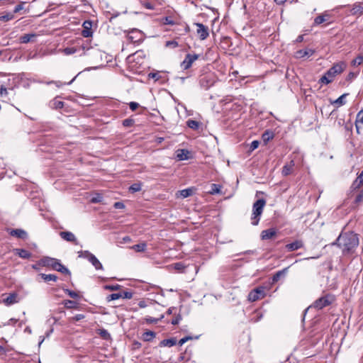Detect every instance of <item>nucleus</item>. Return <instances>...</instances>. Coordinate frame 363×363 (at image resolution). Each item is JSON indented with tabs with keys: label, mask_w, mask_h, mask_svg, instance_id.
Here are the masks:
<instances>
[{
	"label": "nucleus",
	"mask_w": 363,
	"mask_h": 363,
	"mask_svg": "<svg viewBox=\"0 0 363 363\" xmlns=\"http://www.w3.org/2000/svg\"><path fill=\"white\" fill-rule=\"evenodd\" d=\"M36 35L35 33H27L19 38L20 43L26 44L30 42H34Z\"/></svg>",
	"instance_id": "20"
},
{
	"label": "nucleus",
	"mask_w": 363,
	"mask_h": 363,
	"mask_svg": "<svg viewBox=\"0 0 363 363\" xmlns=\"http://www.w3.org/2000/svg\"><path fill=\"white\" fill-rule=\"evenodd\" d=\"M288 270V267L283 269L282 270L277 272L272 277L273 282L278 281L281 277L284 276Z\"/></svg>",
	"instance_id": "28"
},
{
	"label": "nucleus",
	"mask_w": 363,
	"mask_h": 363,
	"mask_svg": "<svg viewBox=\"0 0 363 363\" xmlns=\"http://www.w3.org/2000/svg\"><path fill=\"white\" fill-rule=\"evenodd\" d=\"M266 288L262 286H259L253 290H252L248 294V301L255 302L257 300L264 298Z\"/></svg>",
	"instance_id": "6"
},
{
	"label": "nucleus",
	"mask_w": 363,
	"mask_h": 363,
	"mask_svg": "<svg viewBox=\"0 0 363 363\" xmlns=\"http://www.w3.org/2000/svg\"><path fill=\"white\" fill-rule=\"evenodd\" d=\"M156 335L155 332L148 330L143 334V340L145 342H150Z\"/></svg>",
	"instance_id": "29"
},
{
	"label": "nucleus",
	"mask_w": 363,
	"mask_h": 363,
	"mask_svg": "<svg viewBox=\"0 0 363 363\" xmlns=\"http://www.w3.org/2000/svg\"><path fill=\"white\" fill-rule=\"evenodd\" d=\"M265 204L266 201L264 199H259L253 203L252 212L250 218L251 224L252 225L255 226L259 224Z\"/></svg>",
	"instance_id": "3"
},
{
	"label": "nucleus",
	"mask_w": 363,
	"mask_h": 363,
	"mask_svg": "<svg viewBox=\"0 0 363 363\" xmlns=\"http://www.w3.org/2000/svg\"><path fill=\"white\" fill-rule=\"evenodd\" d=\"M347 65L345 62H339L337 63L334 64L327 72L326 74L328 75L330 78L333 79V78L342 73L346 68Z\"/></svg>",
	"instance_id": "5"
},
{
	"label": "nucleus",
	"mask_w": 363,
	"mask_h": 363,
	"mask_svg": "<svg viewBox=\"0 0 363 363\" xmlns=\"http://www.w3.org/2000/svg\"><path fill=\"white\" fill-rule=\"evenodd\" d=\"M333 245H337L346 255L354 252L359 245V238L356 233L348 232L341 233Z\"/></svg>",
	"instance_id": "1"
},
{
	"label": "nucleus",
	"mask_w": 363,
	"mask_h": 363,
	"mask_svg": "<svg viewBox=\"0 0 363 363\" xmlns=\"http://www.w3.org/2000/svg\"><path fill=\"white\" fill-rule=\"evenodd\" d=\"M164 24H167V25H174V21L172 20V17L170 16H166L164 18Z\"/></svg>",
	"instance_id": "56"
},
{
	"label": "nucleus",
	"mask_w": 363,
	"mask_h": 363,
	"mask_svg": "<svg viewBox=\"0 0 363 363\" xmlns=\"http://www.w3.org/2000/svg\"><path fill=\"white\" fill-rule=\"evenodd\" d=\"M64 306L67 308H74L77 307V303L74 301L65 300L64 302Z\"/></svg>",
	"instance_id": "41"
},
{
	"label": "nucleus",
	"mask_w": 363,
	"mask_h": 363,
	"mask_svg": "<svg viewBox=\"0 0 363 363\" xmlns=\"http://www.w3.org/2000/svg\"><path fill=\"white\" fill-rule=\"evenodd\" d=\"M99 334L104 340H109L111 338L110 333L106 330H105V329L100 330Z\"/></svg>",
	"instance_id": "42"
},
{
	"label": "nucleus",
	"mask_w": 363,
	"mask_h": 363,
	"mask_svg": "<svg viewBox=\"0 0 363 363\" xmlns=\"http://www.w3.org/2000/svg\"><path fill=\"white\" fill-rule=\"evenodd\" d=\"M139 106V104L137 102L132 101L129 104V107L131 111H135Z\"/></svg>",
	"instance_id": "59"
},
{
	"label": "nucleus",
	"mask_w": 363,
	"mask_h": 363,
	"mask_svg": "<svg viewBox=\"0 0 363 363\" xmlns=\"http://www.w3.org/2000/svg\"><path fill=\"white\" fill-rule=\"evenodd\" d=\"M335 301V296L331 294H326L316 301L311 305L313 307L318 310H321L323 308L331 305Z\"/></svg>",
	"instance_id": "4"
},
{
	"label": "nucleus",
	"mask_w": 363,
	"mask_h": 363,
	"mask_svg": "<svg viewBox=\"0 0 363 363\" xmlns=\"http://www.w3.org/2000/svg\"><path fill=\"white\" fill-rule=\"evenodd\" d=\"M58 99L59 96H57L49 101L48 106L50 108L58 110L64 107L65 103Z\"/></svg>",
	"instance_id": "16"
},
{
	"label": "nucleus",
	"mask_w": 363,
	"mask_h": 363,
	"mask_svg": "<svg viewBox=\"0 0 363 363\" xmlns=\"http://www.w3.org/2000/svg\"><path fill=\"white\" fill-rule=\"evenodd\" d=\"M146 247H147V245L145 242L134 245L132 247H130L131 249H133L135 251L138 252L145 251Z\"/></svg>",
	"instance_id": "32"
},
{
	"label": "nucleus",
	"mask_w": 363,
	"mask_h": 363,
	"mask_svg": "<svg viewBox=\"0 0 363 363\" xmlns=\"http://www.w3.org/2000/svg\"><path fill=\"white\" fill-rule=\"evenodd\" d=\"M89 262L91 263V264L95 267L96 270L104 269L103 265L94 255L89 256Z\"/></svg>",
	"instance_id": "23"
},
{
	"label": "nucleus",
	"mask_w": 363,
	"mask_h": 363,
	"mask_svg": "<svg viewBox=\"0 0 363 363\" xmlns=\"http://www.w3.org/2000/svg\"><path fill=\"white\" fill-rule=\"evenodd\" d=\"M121 287V285L119 284H111V285H105L104 286V288L106 290H109V291H116V290H118L120 289Z\"/></svg>",
	"instance_id": "46"
},
{
	"label": "nucleus",
	"mask_w": 363,
	"mask_h": 363,
	"mask_svg": "<svg viewBox=\"0 0 363 363\" xmlns=\"http://www.w3.org/2000/svg\"><path fill=\"white\" fill-rule=\"evenodd\" d=\"M13 252L16 255L23 259H29L32 255L28 250L21 248H16L13 250Z\"/></svg>",
	"instance_id": "21"
},
{
	"label": "nucleus",
	"mask_w": 363,
	"mask_h": 363,
	"mask_svg": "<svg viewBox=\"0 0 363 363\" xmlns=\"http://www.w3.org/2000/svg\"><path fill=\"white\" fill-rule=\"evenodd\" d=\"M64 291L68 294L71 298H79V295L77 292L69 290L68 289H64Z\"/></svg>",
	"instance_id": "50"
},
{
	"label": "nucleus",
	"mask_w": 363,
	"mask_h": 363,
	"mask_svg": "<svg viewBox=\"0 0 363 363\" xmlns=\"http://www.w3.org/2000/svg\"><path fill=\"white\" fill-rule=\"evenodd\" d=\"M294 166V162L293 160H291L290 162V164H285L282 168V171H281L282 174L284 176H287V175L290 174L292 172Z\"/></svg>",
	"instance_id": "27"
},
{
	"label": "nucleus",
	"mask_w": 363,
	"mask_h": 363,
	"mask_svg": "<svg viewBox=\"0 0 363 363\" xmlns=\"http://www.w3.org/2000/svg\"><path fill=\"white\" fill-rule=\"evenodd\" d=\"M186 125L189 128L193 130H197L199 128V123L195 120L189 119L186 121Z\"/></svg>",
	"instance_id": "36"
},
{
	"label": "nucleus",
	"mask_w": 363,
	"mask_h": 363,
	"mask_svg": "<svg viewBox=\"0 0 363 363\" xmlns=\"http://www.w3.org/2000/svg\"><path fill=\"white\" fill-rule=\"evenodd\" d=\"M326 21H328V18H324L323 16L320 14L315 18L313 25L318 26Z\"/></svg>",
	"instance_id": "39"
},
{
	"label": "nucleus",
	"mask_w": 363,
	"mask_h": 363,
	"mask_svg": "<svg viewBox=\"0 0 363 363\" xmlns=\"http://www.w3.org/2000/svg\"><path fill=\"white\" fill-rule=\"evenodd\" d=\"M194 26L196 27V34L200 40H204L209 36V30L208 26L201 23H194Z\"/></svg>",
	"instance_id": "8"
},
{
	"label": "nucleus",
	"mask_w": 363,
	"mask_h": 363,
	"mask_svg": "<svg viewBox=\"0 0 363 363\" xmlns=\"http://www.w3.org/2000/svg\"><path fill=\"white\" fill-rule=\"evenodd\" d=\"M83 30L82 35L84 38H89L92 36V22L91 21H85L82 24Z\"/></svg>",
	"instance_id": "13"
},
{
	"label": "nucleus",
	"mask_w": 363,
	"mask_h": 363,
	"mask_svg": "<svg viewBox=\"0 0 363 363\" xmlns=\"http://www.w3.org/2000/svg\"><path fill=\"white\" fill-rule=\"evenodd\" d=\"M274 134L272 130H267L262 135V139L264 144H267L270 140L273 139Z\"/></svg>",
	"instance_id": "25"
},
{
	"label": "nucleus",
	"mask_w": 363,
	"mask_h": 363,
	"mask_svg": "<svg viewBox=\"0 0 363 363\" xmlns=\"http://www.w3.org/2000/svg\"><path fill=\"white\" fill-rule=\"evenodd\" d=\"M164 316L162 315L160 318H155L152 317H147L145 318V322L148 324H156L158 323L160 320H161Z\"/></svg>",
	"instance_id": "44"
},
{
	"label": "nucleus",
	"mask_w": 363,
	"mask_h": 363,
	"mask_svg": "<svg viewBox=\"0 0 363 363\" xmlns=\"http://www.w3.org/2000/svg\"><path fill=\"white\" fill-rule=\"evenodd\" d=\"M143 5L144 6V7H145L147 9H150V10H153L154 9L153 4L150 3V2H145V3L143 4Z\"/></svg>",
	"instance_id": "62"
},
{
	"label": "nucleus",
	"mask_w": 363,
	"mask_h": 363,
	"mask_svg": "<svg viewBox=\"0 0 363 363\" xmlns=\"http://www.w3.org/2000/svg\"><path fill=\"white\" fill-rule=\"evenodd\" d=\"M79 253H80V254H79V257H83V258H85V259H88V260L89 259V256H92V255H93V254H92V253H91V252H90L89 251H88V250L82 251V252H80Z\"/></svg>",
	"instance_id": "52"
},
{
	"label": "nucleus",
	"mask_w": 363,
	"mask_h": 363,
	"mask_svg": "<svg viewBox=\"0 0 363 363\" xmlns=\"http://www.w3.org/2000/svg\"><path fill=\"white\" fill-rule=\"evenodd\" d=\"M180 196L185 199L192 195L193 194V189L192 188H188L183 190H181L179 191Z\"/></svg>",
	"instance_id": "35"
},
{
	"label": "nucleus",
	"mask_w": 363,
	"mask_h": 363,
	"mask_svg": "<svg viewBox=\"0 0 363 363\" xmlns=\"http://www.w3.org/2000/svg\"><path fill=\"white\" fill-rule=\"evenodd\" d=\"M221 186L217 184H212L209 193L212 195L219 194L220 192Z\"/></svg>",
	"instance_id": "37"
},
{
	"label": "nucleus",
	"mask_w": 363,
	"mask_h": 363,
	"mask_svg": "<svg viewBox=\"0 0 363 363\" xmlns=\"http://www.w3.org/2000/svg\"><path fill=\"white\" fill-rule=\"evenodd\" d=\"M303 247V242L301 240H296L293 242L287 244L285 247L289 252H293Z\"/></svg>",
	"instance_id": "15"
},
{
	"label": "nucleus",
	"mask_w": 363,
	"mask_h": 363,
	"mask_svg": "<svg viewBox=\"0 0 363 363\" xmlns=\"http://www.w3.org/2000/svg\"><path fill=\"white\" fill-rule=\"evenodd\" d=\"M9 233L11 236L16 237L22 240H26L28 238V233L21 228L9 229Z\"/></svg>",
	"instance_id": "11"
},
{
	"label": "nucleus",
	"mask_w": 363,
	"mask_h": 363,
	"mask_svg": "<svg viewBox=\"0 0 363 363\" xmlns=\"http://www.w3.org/2000/svg\"><path fill=\"white\" fill-rule=\"evenodd\" d=\"M135 121L132 118H126L123 121V125L125 127H131L134 125Z\"/></svg>",
	"instance_id": "49"
},
{
	"label": "nucleus",
	"mask_w": 363,
	"mask_h": 363,
	"mask_svg": "<svg viewBox=\"0 0 363 363\" xmlns=\"http://www.w3.org/2000/svg\"><path fill=\"white\" fill-rule=\"evenodd\" d=\"M354 203L356 206L363 203V189L359 191L354 201Z\"/></svg>",
	"instance_id": "33"
},
{
	"label": "nucleus",
	"mask_w": 363,
	"mask_h": 363,
	"mask_svg": "<svg viewBox=\"0 0 363 363\" xmlns=\"http://www.w3.org/2000/svg\"><path fill=\"white\" fill-rule=\"evenodd\" d=\"M277 235V230L274 228H269L264 230H262L261 233V238L262 240H269L272 239Z\"/></svg>",
	"instance_id": "17"
},
{
	"label": "nucleus",
	"mask_w": 363,
	"mask_h": 363,
	"mask_svg": "<svg viewBox=\"0 0 363 363\" xmlns=\"http://www.w3.org/2000/svg\"><path fill=\"white\" fill-rule=\"evenodd\" d=\"M215 80L212 74H203L200 77L199 84L204 89H208L214 84Z\"/></svg>",
	"instance_id": "10"
},
{
	"label": "nucleus",
	"mask_w": 363,
	"mask_h": 363,
	"mask_svg": "<svg viewBox=\"0 0 363 363\" xmlns=\"http://www.w3.org/2000/svg\"><path fill=\"white\" fill-rule=\"evenodd\" d=\"M259 144V141H258V140H253V141L251 143L250 145V150L251 151L255 150V149H257V148L258 147Z\"/></svg>",
	"instance_id": "55"
},
{
	"label": "nucleus",
	"mask_w": 363,
	"mask_h": 363,
	"mask_svg": "<svg viewBox=\"0 0 363 363\" xmlns=\"http://www.w3.org/2000/svg\"><path fill=\"white\" fill-rule=\"evenodd\" d=\"M38 264L41 265V267H50L59 272L69 276L71 275L70 271L56 258L43 257L38 261Z\"/></svg>",
	"instance_id": "2"
},
{
	"label": "nucleus",
	"mask_w": 363,
	"mask_h": 363,
	"mask_svg": "<svg viewBox=\"0 0 363 363\" xmlns=\"http://www.w3.org/2000/svg\"><path fill=\"white\" fill-rule=\"evenodd\" d=\"M16 297L15 295H11L6 298L5 300L6 303L8 304H11L14 303L13 298Z\"/></svg>",
	"instance_id": "61"
},
{
	"label": "nucleus",
	"mask_w": 363,
	"mask_h": 363,
	"mask_svg": "<svg viewBox=\"0 0 363 363\" xmlns=\"http://www.w3.org/2000/svg\"><path fill=\"white\" fill-rule=\"evenodd\" d=\"M24 2H21V4L16 5L13 9V13H18L23 9Z\"/></svg>",
	"instance_id": "58"
},
{
	"label": "nucleus",
	"mask_w": 363,
	"mask_h": 363,
	"mask_svg": "<svg viewBox=\"0 0 363 363\" xmlns=\"http://www.w3.org/2000/svg\"><path fill=\"white\" fill-rule=\"evenodd\" d=\"M362 184L361 183H359V181H357V179H356L352 184L351 186H350V191L351 193L358 189L360 188V186H362Z\"/></svg>",
	"instance_id": "45"
},
{
	"label": "nucleus",
	"mask_w": 363,
	"mask_h": 363,
	"mask_svg": "<svg viewBox=\"0 0 363 363\" xmlns=\"http://www.w3.org/2000/svg\"><path fill=\"white\" fill-rule=\"evenodd\" d=\"M174 268L177 271L182 272L184 270V269L186 268V266L182 262H177L174 264Z\"/></svg>",
	"instance_id": "47"
},
{
	"label": "nucleus",
	"mask_w": 363,
	"mask_h": 363,
	"mask_svg": "<svg viewBox=\"0 0 363 363\" xmlns=\"http://www.w3.org/2000/svg\"><path fill=\"white\" fill-rule=\"evenodd\" d=\"M80 49H82L84 51L86 50V47L84 45H82L79 49H77L74 47H67V48H65L63 49L62 52L66 55H69L76 53Z\"/></svg>",
	"instance_id": "24"
},
{
	"label": "nucleus",
	"mask_w": 363,
	"mask_h": 363,
	"mask_svg": "<svg viewBox=\"0 0 363 363\" xmlns=\"http://www.w3.org/2000/svg\"><path fill=\"white\" fill-rule=\"evenodd\" d=\"M127 37L133 43L140 44L143 40V33L136 28L132 29L129 31Z\"/></svg>",
	"instance_id": "7"
},
{
	"label": "nucleus",
	"mask_w": 363,
	"mask_h": 363,
	"mask_svg": "<svg viewBox=\"0 0 363 363\" xmlns=\"http://www.w3.org/2000/svg\"><path fill=\"white\" fill-rule=\"evenodd\" d=\"M176 152L178 160H186L189 158L190 152L186 149H179Z\"/></svg>",
	"instance_id": "22"
},
{
	"label": "nucleus",
	"mask_w": 363,
	"mask_h": 363,
	"mask_svg": "<svg viewBox=\"0 0 363 363\" xmlns=\"http://www.w3.org/2000/svg\"><path fill=\"white\" fill-rule=\"evenodd\" d=\"M121 298V292L115 293V294H111L108 295L106 297V300H107V301H111L119 299Z\"/></svg>",
	"instance_id": "43"
},
{
	"label": "nucleus",
	"mask_w": 363,
	"mask_h": 363,
	"mask_svg": "<svg viewBox=\"0 0 363 363\" xmlns=\"http://www.w3.org/2000/svg\"><path fill=\"white\" fill-rule=\"evenodd\" d=\"M39 276L46 282L48 281H56L57 280V277L55 274H40Z\"/></svg>",
	"instance_id": "30"
},
{
	"label": "nucleus",
	"mask_w": 363,
	"mask_h": 363,
	"mask_svg": "<svg viewBox=\"0 0 363 363\" xmlns=\"http://www.w3.org/2000/svg\"><path fill=\"white\" fill-rule=\"evenodd\" d=\"M199 57V55L197 54L189 53L186 55L184 60L180 64L181 68L184 70L189 69L192 66L194 62L198 60Z\"/></svg>",
	"instance_id": "9"
},
{
	"label": "nucleus",
	"mask_w": 363,
	"mask_h": 363,
	"mask_svg": "<svg viewBox=\"0 0 363 363\" xmlns=\"http://www.w3.org/2000/svg\"><path fill=\"white\" fill-rule=\"evenodd\" d=\"M355 128L357 134H360L361 131L363 130V109L359 111L357 114Z\"/></svg>",
	"instance_id": "14"
},
{
	"label": "nucleus",
	"mask_w": 363,
	"mask_h": 363,
	"mask_svg": "<svg viewBox=\"0 0 363 363\" xmlns=\"http://www.w3.org/2000/svg\"><path fill=\"white\" fill-rule=\"evenodd\" d=\"M141 190V184L140 183H134L129 187V191L131 193H135L140 191Z\"/></svg>",
	"instance_id": "38"
},
{
	"label": "nucleus",
	"mask_w": 363,
	"mask_h": 363,
	"mask_svg": "<svg viewBox=\"0 0 363 363\" xmlns=\"http://www.w3.org/2000/svg\"><path fill=\"white\" fill-rule=\"evenodd\" d=\"M347 95L348 94H344L341 95L335 101H334L333 104H337L338 107L345 105L346 103L345 98Z\"/></svg>",
	"instance_id": "34"
},
{
	"label": "nucleus",
	"mask_w": 363,
	"mask_h": 363,
	"mask_svg": "<svg viewBox=\"0 0 363 363\" xmlns=\"http://www.w3.org/2000/svg\"><path fill=\"white\" fill-rule=\"evenodd\" d=\"M147 77L149 79H154L155 81H158L161 77L158 72H150Z\"/></svg>",
	"instance_id": "53"
},
{
	"label": "nucleus",
	"mask_w": 363,
	"mask_h": 363,
	"mask_svg": "<svg viewBox=\"0 0 363 363\" xmlns=\"http://www.w3.org/2000/svg\"><path fill=\"white\" fill-rule=\"evenodd\" d=\"M182 320V315L180 314L177 315L174 318H173L171 321L172 325H177Z\"/></svg>",
	"instance_id": "57"
},
{
	"label": "nucleus",
	"mask_w": 363,
	"mask_h": 363,
	"mask_svg": "<svg viewBox=\"0 0 363 363\" xmlns=\"http://www.w3.org/2000/svg\"><path fill=\"white\" fill-rule=\"evenodd\" d=\"M177 343L176 338L164 339L160 342V347H172Z\"/></svg>",
	"instance_id": "26"
},
{
	"label": "nucleus",
	"mask_w": 363,
	"mask_h": 363,
	"mask_svg": "<svg viewBox=\"0 0 363 363\" xmlns=\"http://www.w3.org/2000/svg\"><path fill=\"white\" fill-rule=\"evenodd\" d=\"M114 208L116 209H123L125 208V205L122 202H116L113 205Z\"/></svg>",
	"instance_id": "60"
},
{
	"label": "nucleus",
	"mask_w": 363,
	"mask_h": 363,
	"mask_svg": "<svg viewBox=\"0 0 363 363\" xmlns=\"http://www.w3.org/2000/svg\"><path fill=\"white\" fill-rule=\"evenodd\" d=\"M314 53V50L310 48L299 50L296 52V57L297 58H303L308 57L313 55Z\"/></svg>",
	"instance_id": "19"
},
{
	"label": "nucleus",
	"mask_w": 363,
	"mask_h": 363,
	"mask_svg": "<svg viewBox=\"0 0 363 363\" xmlns=\"http://www.w3.org/2000/svg\"><path fill=\"white\" fill-rule=\"evenodd\" d=\"M351 65L353 67H357L363 65V53L359 54L352 62Z\"/></svg>",
	"instance_id": "31"
},
{
	"label": "nucleus",
	"mask_w": 363,
	"mask_h": 363,
	"mask_svg": "<svg viewBox=\"0 0 363 363\" xmlns=\"http://www.w3.org/2000/svg\"><path fill=\"white\" fill-rule=\"evenodd\" d=\"M350 8V13L352 16H361L363 14V6L360 2H356L352 5H347Z\"/></svg>",
	"instance_id": "12"
},
{
	"label": "nucleus",
	"mask_w": 363,
	"mask_h": 363,
	"mask_svg": "<svg viewBox=\"0 0 363 363\" xmlns=\"http://www.w3.org/2000/svg\"><path fill=\"white\" fill-rule=\"evenodd\" d=\"M13 17H14V16H13V13H7L6 15L1 16L0 17V21H9L13 19Z\"/></svg>",
	"instance_id": "51"
},
{
	"label": "nucleus",
	"mask_w": 363,
	"mask_h": 363,
	"mask_svg": "<svg viewBox=\"0 0 363 363\" xmlns=\"http://www.w3.org/2000/svg\"><path fill=\"white\" fill-rule=\"evenodd\" d=\"M356 76H357V75H356V74H354V72H350L347 74L346 79H347V81H351V80H352L353 79H354V78L356 77Z\"/></svg>",
	"instance_id": "63"
},
{
	"label": "nucleus",
	"mask_w": 363,
	"mask_h": 363,
	"mask_svg": "<svg viewBox=\"0 0 363 363\" xmlns=\"http://www.w3.org/2000/svg\"><path fill=\"white\" fill-rule=\"evenodd\" d=\"M357 179L359 182V183L363 184V170L358 174Z\"/></svg>",
	"instance_id": "64"
},
{
	"label": "nucleus",
	"mask_w": 363,
	"mask_h": 363,
	"mask_svg": "<svg viewBox=\"0 0 363 363\" xmlns=\"http://www.w3.org/2000/svg\"><path fill=\"white\" fill-rule=\"evenodd\" d=\"M333 81V79L331 78H330L328 77V75H327V74L325 73L323 76H322L320 79H319V83L320 84H330L331 82Z\"/></svg>",
	"instance_id": "40"
},
{
	"label": "nucleus",
	"mask_w": 363,
	"mask_h": 363,
	"mask_svg": "<svg viewBox=\"0 0 363 363\" xmlns=\"http://www.w3.org/2000/svg\"><path fill=\"white\" fill-rule=\"evenodd\" d=\"M60 237L66 241L77 244V238L75 235L69 231H62L60 233Z\"/></svg>",
	"instance_id": "18"
},
{
	"label": "nucleus",
	"mask_w": 363,
	"mask_h": 363,
	"mask_svg": "<svg viewBox=\"0 0 363 363\" xmlns=\"http://www.w3.org/2000/svg\"><path fill=\"white\" fill-rule=\"evenodd\" d=\"M121 298L130 299L133 298V293L130 291H123L121 292Z\"/></svg>",
	"instance_id": "54"
},
{
	"label": "nucleus",
	"mask_w": 363,
	"mask_h": 363,
	"mask_svg": "<svg viewBox=\"0 0 363 363\" xmlns=\"http://www.w3.org/2000/svg\"><path fill=\"white\" fill-rule=\"evenodd\" d=\"M167 48H176L179 46V43L176 40H169L165 43Z\"/></svg>",
	"instance_id": "48"
}]
</instances>
